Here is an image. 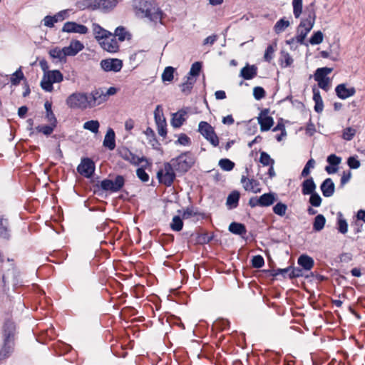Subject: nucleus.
I'll return each instance as SVG.
<instances>
[{
	"instance_id": "f257e3e1",
	"label": "nucleus",
	"mask_w": 365,
	"mask_h": 365,
	"mask_svg": "<svg viewBox=\"0 0 365 365\" xmlns=\"http://www.w3.org/2000/svg\"><path fill=\"white\" fill-rule=\"evenodd\" d=\"M125 182V178L121 175H117L114 180L103 179L93 185V192L101 197L104 192H118L123 187Z\"/></svg>"
},
{
	"instance_id": "f03ea898",
	"label": "nucleus",
	"mask_w": 365,
	"mask_h": 365,
	"mask_svg": "<svg viewBox=\"0 0 365 365\" xmlns=\"http://www.w3.org/2000/svg\"><path fill=\"white\" fill-rule=\"evenodd\" d=\"M118 4V0H80L76 4L78 9L83 10H101L108 12L113 9Z\"/></svg>"
},
{
	"instance_id": "7ed1b4c3",
	"label": "nucleus",
	"mask_w": 365,
	"mask_h": 365,
	"mask_svg": "<svg viewBox=\"0 0 365 365\" xmlns=\"http://www.w3.org/2000/svg\"><path fill=\"white\" fill-rule=\"evenodd\" d=\"M169 163L179 175H183L194 165L195 159L191 152L185 151L172 158Z\"/></svg>"
},
{
	"instance_id": "20e7f679",
	"label": "nucleus",
	"mask_w": 365,
	"mask_h": 365,
	"mask_svg": "<svg viewBox=\"0 0 365 365\" xmlns=\"http://www.w3.org/2000/svg\"><path fill=\"white\" fill-rule=\"evenodd\" d=\"M155 6L154 0H138V9L151 21L162 19V11L160 8H155Z\"/></svg>"
},
{
	"instance_id": "39448f33",
	"label": "nucleus",
	"mask_w": 365,
	"mask_h": 365,
	"mask_svg": "<svg viewBox=\"0 0 365 365\" xmlns=\"http://www.w3.org/2000/svg\"><path fill=\"white\" fill-rule=\"evenodd\" d=\"M67 106L71 109L86 110L90 108L88 93L75 92L66 100Z\"/></svg>"
},
{
	"instance_id": "423d86ee",
	"label": "nucleus",
	"mask_w": 365,
	"mask_h": 365,
	"mask_svg": "<svg viewBox=\"0 0 365 365\" xmlns=\"http://www.w3.org/2000/svg\"><path fill=\"white\" fill-rule=\"evenodd\" d=\"M163 165L164 168L157 172V178L159 183L170 187L176 178V171L169 162L164 163Z\"/></svg>"
},
{
	"instance_id": "0eeeda50",
	"label": "nucleus",
	"mask_w": 365,
	"mask_h": 365,
	"mask_svg": "<svg viewBox=\"0 0 365 365\" xmlns=\"http://www.w3.org/2000/svg\"><path fill=\"white\" fill-rule=\"evenodd\" d=\"M9 278L12 279V285L14 289L22 285L23 281L20 277V272L13 264H11V268L9 269L6 273L2 275L3 291L5 293L9 289L6 282V279Z\"/></svg>"
},
{
	"instance_id": "6e6552de",
	"label": "nucleus",
	"mask_w": 365,
	"mask_h": 365,
	"mask_svg": "<svg viewBox=\"0 0 365 365\" xmlns=\"http://www.w3.org/2000/svg\"><path fill=\"white\" fill-rule=\"evenodd\" d=\"M197 131L207 140L210 144L217 147L219 145V138L215 132L214 128L206 121H200L198 125Z\"/></svg>"
},
{
	"instance_id": "1a4fd4ad",
	"label": "nucleus",
	"mask_w": 365,
	"mask_h": 365,
	"mask_svg": "<svg viewBox=\"0 0 365 365\" xmlns=\"http://www.w3.org/2000/svg\"><path fill=\"white\" fill-rule=\"evenodd\" d=\"M95 169L96 165L93 160L89 158H83L76 170L79 174L89 178L93 176Z\"/></svg>"
},
{
	"instance_id": "9d476101",
	"label": "nucleus",
	"mask_w": 365,
	"mask_h": 365,
	"mask_svg": "<svg viewBox=\"0 0 365 365\" xmlns=\"http://www.w3.org/2000/svg\"><path fill=\"white\" fill-rule=\"evenodd\" d=\"M16 335L17 329L16 324L10 319H6L2 327V340L15 342Z\"/></svg>"
},
{
	"instance_id": "9b49d317",
	"label": "nucleus",
	"mask_w": 365,
	"mask_h": 365,
	"mask_svg": "<svg viewBox=\"0 0 365 365\" xmlns=\"http://www.w3.org/2000/svg\"><path fill=\"white\" fill-rule=\"evenodd\" d=\"M88 98L90 108H93L106 101L103 88H95L90 93H88Z\"/></svg>"
},
{
	"instance_id": "f8f14e48",
	"label": "nucleus",
	"mask_w": 365,
	"mask_h": 365,
	"mask_svg": "<svg viewBox=\"0 0 365 365\" xmlns=\"http://www.w3.org/2000/svg\"><path fill=\"white\" fill-rule=\"evenodd\" d=\"M101 68L106 72H119L123 68V61L118 58H106L100 63Z\"/></svg>"
},
{
	"instance_id": "ddd939ff",
	"label": "nucleus",
	"mask_w": 365,
	"mask_h": 365,
	"mask_svg": "<svg viewBox=\"0 0 365 365\" xmlns=\"http://www.w3.org/2000/svg\"><path fill=\"white\" fill-rule=\"evenodd\" d=\"M269 112L268 108H264L260 112L257 118L262 132L268 131L274 125V119L272 116L268 115Z\"/></svg>"
},
{
	"instance_id": "4468645a",
	"label": "nucleus",
	"mask_w": 365,
	"mask_h": 365,
	"mask_svg": "<svg viewBox=\"0 0 365 365\" xmlns=\"http://www.w3.org/2000/svg\"><path fill=\"white\" fill-rule=\"evenodd\" d=\"M304 13L307 17L301 20L300 24L297 27L301 29L308 28V24L312 22L313 26L314 25L317 17L316 11L314 9V2H312L308 6L306 7Z\"/></svg>"
},
{
	"instance_id": "2eb2a0df",
	"label": "nucleus",
	"mask_w": 365,
	"mask_h": 365,
	"mask_svg": "<svg viewBox=\"0 0 365 365\" xmlns=\"http://www.w3.org/2000/svg\"><path fill=\"white\" fill-rule=\"evenodd\" d=\"M61 31L65 33L86 34L88 33V29L83 24H78L75 21H67L64 24Z\"/></svg>"
},
{
	"instance_id": "dca6fc26",
	"label": "nucleus",
	"mask_w": 365,
	"mask_h": 365,
	"mask_svg": "<svg viewBox=\"0 0 365 365\" xmlns=\"http://www.w3.org/2000/svg\"><path fill=\"white\" fill-rule=\"evenodd\" d=\"M11 238V228L8 218L0 216V239L9 241Z\"/></svg>"
},
{
	"instance_id": "f3484780",
	"label": "nucleus",
	"mask_w": 365,
	"mask_h": 365,
	"mask_svg": "<svg viewBox=\"0 0 365 365\" xmlns=\"http://www.w3.org/2000/svg\"><path fill=\"white\" fill-rule=\"evenodd\" d=\"M335 93L339 98L345 100L353 96L356 93V89L352 86L347 88L346 83H340L336 86Z\"/></svg>"
},
{
	"instance_id": "a211bd4d",
	"label": "nucleus",
	"mask_w": 365,
	"mask_h": 365,
	"mask_svg": "<svg viewBox=\"0 0 365 365\" xmlns=\"http://www.w3.org/2000/svg\"><path fill=\"white\" fill-rule=\"evenodd\" d=\"M15 342L2 340L0 348V361L9 359L14 351Z\"/></svg>"
},
{
	"instance_id": "6ab92c4d",
	"label": "nucleus",
	"mask_w": 365,
	"mask_h": 365,
	"mask_svg": "<svg viewBox=\"0 0 365 365\" xmlns=\"http://www.w3.org/2000/svg\"><path fill=\"white\" fill-rule=\"evenodd\" d=\"M188 109V108H182L173 114L171 125L173 128H180L183 125L186 120L185 116L187 115Z\"/></svg>"
},
{
	"instance_id": "aec40b11",
	"label": "nucleus",
	"mask_w": 365,
	"mask_h": 365,
	"mask_svg": "<svg viewBox=\"0 0 365 365\" xmlns=\"http://www.w3.org/2000/svg\"><path fill=\"white\" fill-rule=\"evenodd\" d=\"M320 190L322 195L325 197H331L335 192V185L332 179L330 178H326L320 185Z\"/></svg>"
},
{
	"instance_id": "412c9836",
	"label": "nucleus",
	"mask_w": 365,
	"mask_h": 365,
	"mask_svg": "<svg viewBox=\"0 0 365 365\" xmlns=\"http://www.w3.org/2000/svg\"><path fill=\"white\" fill-rule=\"evenodd\" d=\"M93 30L95 38L97 40L98 43H100V41L106 38H108L113 36V34L111 32L103 29L98 24H93Z\"/></svg>"
},
{
	"instance_id": "4be33fe9",
	"label": "nucleus",
	"mask_w": 365,
	"mask_h": 365,
	"mask_svg": "<svg viewBox=\"0 0 365 365\" xmlns=\"http://www.w3.org/2000/svg\"><path fill=\"white\" fill-rule=\"evenodd\" d=\"M99 44L109 53H116L119 50V45L115 37L106 38L100 41Z\"/></svg>"
},
{
	"instance_id": "5701e85b",
	"label": "nucleus",
	"mask_w": 365,
	"mask_h": 365,
	"mask_svg": "<svg viewBox=\"0 0 365 365\" xmlns=\"http://www.w3.org/2000/svg\"><path fill=\"white\" fill-rule=\"evenodd\" d=\"M257 69L256 65L247 63L246 66L241 69L240 76L245 80L253 79L257 74Z\"/></svg>"
},
{
	"instance_id": "b1692460",
	"label": "nucleus",
	"mask_w": 365,
	"mask_h": 365,
	"mask_svg": "<svg viewBox=\"0 0 365 365\" xmlns=\"http://www.w3.org/2000/svg\"><path fill=\"white\" fill-rule=\"evenodd\" d=\"M297 264L304 271H310L314 266V260L308 255L302 254L298 257Z\"/></svg>"
},
{
	"instance_id": "393cba45",
	"label": "nucleus",
	"mask_w": 365,
	"mask_h": 365,
	"mask_svg": "<svg viewBox=\"0 0 365 365\" xmlns=\"http://www.w3.org/2000/svg\"><path fill=\"white\" fill-rule=\"evenodd\" d=\"M302 193L304 195H309L316 192L317 185L312 177L305 179L302 182Z\"/></svg>"
},
{
	"instance_id": "a878e982",
	"label": "nucleus",
	"mask_w": 365,
	"mask_h": 365,
	"mask_svg": "<svg viewBox=\"0 0 365 365\" xmlns=\"http://www.w3.org/2000/svg\"><path fill=\"white\" fill-rule=\"evenodd\" d=\"M241 182L243 183V187L247 191H252L254 193H257L261 191L259 188L255 189V187L259 185V182L253 178L248 179L245 175H242Z\"/></svg>"
},
{
	"instance_id": "bb28decb",
	"label": "nucleus",
	"mask_w": 365,
	"mask_h": 365,
	"mask_svg": "<svg viewBox=\"0 0 365 365\" xmlns=\"http://www.w3.org/2000/svg\"><path fill=\"white\" fill-rule=\"evenodd\" d=\"M103 145L110 150H113L115 148V134L114 130L109 128L105 135Z\"/></svg>"
},
{
	"instance_id": "cd10ccee",
	"label": "nucleus",
	"mask_w": 365,
	"mask_h": 365,
	"mask_svg": "<svg viewBox=\"0 0 365 365\" xmlns=\"http://www.w3.org/2000/svg\"><path fill=\"white\" fill-rule=\"evenodd\" d=\"M312 92H313V101L315 103L314 109V111L317 113H320L322 112L324 108V103L322 98L320 95V92L318 88H316L315 86L312 88Z\"/></svg>"
},
{
	"instance_id": "c85d7f7f",
	"label": "nucleus",
	"mask_w": 365,
	"mask_h": 365,
	"mask_svg": "<svg viewBox=\"0 0 365 365\" xmlns=\"http://www.w3.org/2000/svg\"><path fill=\"white\" fill-rule=\"evenodd\" d=\"M261 207H269L277 200V194L272 192L262 194L259 196Z\"/></svg>"
},
{
	"instance_id": "c756f323",
	"label": "nucleus",
	"mask_w": 365,
	"mask_h": 365,
	"mask_svg": "<svg viewBox=\"0 0 365 365\" xmlns=\"http://www.w3.org/2000/svg\"><path fill=\"white\" fill-rule=\"evenodd\" d=\"M313 28V22L308 24V28H306L304 29H301L297 28V35L295 36V38L297 40V43H299L302 45L308 46V43L305 42V38L307 37V34L309 33V31Z\"/></svg>"
},
{
	"instance_id": "7c9ffc66",
	"label": "nucleus",
	"mask_w": 365,
	"mask_h": 365,
	"mask_svg": "<svg viewBox=\"0 0 365 365\" xmlns=\"http://www.w3.org/2000/svg\"><path fill=\"white\" fill-rule=\"evenodd\" d=\"M228 230L235 235L242 236L246 234L247 229L244 224L237 222H232L230 224Z\"/></svg>"
},
{
	"instance_id": "2f4dec72",
	"label": "nucleus",
	"mask_w": 365,
	"mask_h": 365,
	"mask_svg": "<svg viewBox=\"0 0 365 365\" xmlns=\"http://www.w3.org/2000/svg\"><path fill=\"white\" fill-rule=\"evenodd\" d=\"M240 197V194L237 190L231 192L227 197L226 205L230 209L236 208L238 206Z\"/></svg>"
},
{
	"instance_id": "473e14b6",
	"label": "nucleus",
	"mask_w": 365,
	"mask_h": 365,
	"mask_svg": "<svg viewBox=\"0 0 365 365\" xmlns=\"http://www.w3.org/2000/svg\"><path fill=\"white\" fill-rule=\"evenodd\" d=\"M113 36L118 37V40L120 42L124 41L125 39H131V34L126 30L125 27L123 26H118Z\"/></svg>"
},
{
	"instance_id": "72a5a7b5",
	"label": "nucleus",
	"mask_w": 365,
	"mask_h": 365,
	"mask_svg": "<svg viewBox=\"0 0 365 365\" xmlns=\"http://www.w3.org/2000/svg\"><path fill=\"white\" fill-rule=\"evenodd\" d=\"M182 215L184 220L197 216H200L202 219H204L205 216V213L199 212L197 208H195L192 205L187 207L185 210H184Z\"/></svg>"
},
{
	"instance_id": "f704fd0d",
	"label": "nucleus",
	"mask_w": 365,
	"mask_h": 365,
	"mask_svg": "<svg viewBox=\"0 0 365 365\" xmlns=\"http://www.w3.org/2000/svg\"><path fill=\"white\" fill-rule=\"evenodd\" d=\"M332 71H333L332 68H329V67L318 68L314 72V78L316 81H319L322 79L323 80V79H326V78H329L327 76L328 74H329L330 73H331Z\"/></svg>"
},
{
	"instance_id": "c9c22d12",
	"label": "nucleus",
	"mask_w": 365,
	"mask_h": 365,
	"mask_svg": "<svg viewBox=\"0 0 365 365\" xmlns=\"http://www.w3.org/2000/svg\"><path fill=\"white\" fill-rule=\"evenodd\" d=\"M22 80L26 81V79L25 78L21 67H19L14 73L11 74L10 82L12 86H18Z\"/></svg>"
},
{
	"instance_id": "e433bc0d",
	"label": "nucleus",
	"mask_w": 365,
	"mask_h": 365,
	"mask_svg": "<svg viewBox=\"0 0 365 365\" xmlns=\"http://www.w3.org/2000/svg\"><path fill=\"white\" fill-rule=\"evenodd\" d=\"M326 218L322 214H318L313 222V230L315 232H319L324 227Z\"/></svg>"
},
{
	"instance_id": "4c0bfd02",
	"label": "nucleus",
	"mask_w": 365,
	"mask_h": 365,
	"mask_svg": "<svg viewBox=\"0 0 365 365\" xmlns=\"http://www.w3.org/2000/svg\"><path fill=\"white\" fill-rule=\"evenodd\" d=\"M182 216L180 217L179 215H175L173 217L172 222L170 223V228L172 230L175 232H180L182 230L183 227V220Z\"/></svg>"
},
{
	"instance_id": "58836bf2",
	"label": "nucleus",
	"mask_w": 365,
	"mask_h": 365,
	"mask_svg": "<svg viewBox=\"0 0 365 365\" xmlns=\"http://www.w3.org/2000/svg\"><path fill=\"white\" fill-rule=\"evenodd\" d=\"M46 110V118L49 123H57V119L52 110V103L49 101H46L44 103Z\"/></svg>"
},
{
	"instance_id": "ea45409f",
	"label": "nucleus",
	"mask_w": 365,
	"mask_h": 365,
	"mask_svg": "<svg viewBox=\"0 0 365 365\" xmlns=\"http://www.w3.org/2000/svg\"><path fill=\"white\" fill-rule=\"evenodd\" d=\"M53 83H60L63 80V74L59 70H52L45 73Z\"/></svg>"
},
{
	"instance_id": "a19ab883",
	"label": "nucleus",
	"mask_w": 365,
	"mask_h": 365,
	"mask_svg": "<svg viewBox=\"0 0 365 365\" xmlns=\"http://www.w3.org/2000/svg\"><path fill=\"white\" fill-rule=\"evenodd\" d=\"M304 269L300 267H294L292 266L291 272L288 274V278L289 279H293L302 277H304L306 279L309 277V274L304 275Z\"/></svg>"
},
{
	"instance_id": "79ce46f5",
	"label": "nucleus",
	"mask_w": 365,
	"mask_h": 365,
	"mask_svg": "<svg viewBox=\"0 0 365 365\" xmlns=\"http://www.w3.org/2000/svg\"><path fill=\"white\" fill-rule=\"evenodd\" d=\"M292 266H289L284 269H268L267 270V272L269 273L270 276L272 277H277L279 274L282 276V277L284 279L286 278L287 275L288 276L289 273L291 272Z\"/></svg>"
},
{
	"instance_id": "37998d69",
	"label": "nucleus",
	"mask_w": 365,
	"mask_h": 365,
	"mask_svg": "<svg viewBox=\"0 0 365 365\" xmlns=\"http://www.w3.org/2000/svg\"><path fill=\"white\" fill-rule=\"evenodd\" d=\"M281 58H280V66L282 68H287L290 66L293 63V58L289 54L288 52L284 51H281Z\"/></svg>"
},
{
	"instance_id": "c03bdc74",
	"label": "nucleus",
	"mask_w": 365,
	"mask_h": 365,
	"mask_svg": "<svg viewBox=\"0 0 365 365\" xmlns=\"http://www.w3.org/2000/svg\"><path fill=\"white\" fill-rule=\"evenodd\" d=\"M175 71V68H173V66H167L165 67V68L164 69L163 73H162V76H161V78H162V81L163 82H165V81H168V82H170L173 80L174 78V73Z\"/></svg>"
},
{
	"instance_id": "a18cd8bd",
	"label": "nucleus",
	"mask_w": 365,
	"mask_h": 365,
	"mask_svg": "<svg viewBox=\"0 0 365 365\" xmlns=\"http://www.w3.org/2000/svg\"><path fill=\"white\" fill-rule=\"evenodd\" d=\"M289 26V21L284 18L280 19L274 26V31L279 34L284 31Z\"/></svg>"
},
{
	"instance_id": "49530a36",
	"label": "nucleus",
	"mask_w": 365,
	"mask_h": 365,
	"mask_svg": "<svg viewBox=\"0 0 365 365\" xmlns=\"http://www.w3.org/2000/svg\"><path fill=\"white\" fill-rule=\"evenodd\" d=\"M100 123L96 120H88L83 124V128L88 130L93 133L98 132Z\"/></svg>"
},
{
	"instance_id": "de8ad7c7",
	"label": "nucleus",
	"mask_w": 365,
	"mask_h": 365,
	"mask_svg": "<svg viewBox=\"0 0 365 365\" xmlns=\"http://www.w3.org/2000/svg\"><path fill=\"white\" fill-rule=\"evenodd\" d=\"M56 125L57 123H50V125H38L36 129L38 132L42 133L45 135H49L53 133Z\"/></svg>"
},
{
	"instance_id": "09e8293b",
	"label": "nucleus",
	"mask_w": 365,
	"mask_h": 365,
	"mask_svg": "<svg viewBox=\"0 0 365 365\" xmlns=\"http://www.w3.org/2000/svg\"><path fill=\"white\" fill-rule=\"evenodd\" d=\"M287 210V205L282 202H277L272 207L274 213L280 217L284 216Z\"/></svg>"
},
{
	"instance_id": "8fccbe9b",
	"label": "nucleus",
	"mask_w": 365,
	"mask_h": 365,
	"mask_svg": "<svg viewBox=\"0 0 365 365\" xmlns=\"http://www.w3.org/2000/svg\"><path fill=\"white\" fill-rule=\"evenodd\" d=\"M218 165L225 171H231L235 165V163L228 158L220 159Z\"/></svg>"
},
{
	"instance_id": "3c124183",
	"label": "nucleus",
	"mask_w": 365,
	"mask_h": 365,
	"mask_svg": "<svg viewBox=\"0 0 365 365\" xmlns=\"http://www.w3.org/2000/svg\"><path fill=\"white\" fill-rule=\"evenodd\" d=\"M53 81L48 78V75L43 73V78L41 81L40 86L43 90L47 92H51L53 89Z\"/></svg>"
},
{
	"instance_id": "603ef678",
	"label": "nucleus",
	"mask_w": 365,
	"mask_h": 365,
	"mask_svg": "<svg viewBox=\"0 0 365 365\" xmlns=\"http://www.w3.org/2000/svg\"><path fill=\"white\" fill-rule=\"evenodd\" d=\"M324 34L321 31H315L309 39V43L312 45H319L323 41Z\"/></svg>"
},
{
	"instance_id": "864d4df0",
	"label": "nucleus",
	"mask_w": 365,
	"mask_h": 365,
	"mask_svg": "<svg viewBox=\"0 0 365 365\" xmlns=\"http://www.w3.org/2000/svg\"><path fill=\"white\" fill-rule=\"evenodd\" d=\"M149 165H147L145 163V165H142L141 167L138 168L136 170V175L137 177L143 182H147L149 180V175L146 173L145 168Z\"/></svg>"
},
{
	"instance_id": "5fc2aeb1",
	"label": "nucleus",
	"mask_w": 365,
	"mask_h": 365,
	"mask_svg": "<svg viewBox=\"0 0 365 365\" xmlns=\"http://www.w3.org/2000/svg\"><path fill=\"white\" fill-rule=\"evenodd\" d=\"M342 214L341 212L338 213V231L341 234H345L348 230V223L345 219L341 218Z\"/></svg>"
},
{
	"instance_id": "6e6d98bb",
	"label": "nucleus",
	"mask_w": 365,
	"mask_h": 365,
	"mask_svg": "<svg viewBox=\"0 0 365 365\" xmlns=\"http://www.w3.org/2000/svg\"><path fill=\"white\" fill-rule=\"evenodd\" d=\"M259 163L264 166H269L270 165H274V160L270 155L265 151L260 153Z\"/></svg>"
},
{
	"instance_id": "4d7b16f0",
	"label": "nucleus",
	"mask_w": 365,
	"mask_h": 365,
	"mask_svg": "<svg viewBox=\"0 0 365 365\" xmlns=\"http://www.w3.org/2000/svg\"><path fill=\"white\" fill-rule=\"evenodd\" d=\"M63 53H64L63 48L60 49L58 47L49 51V55L52 58H58L60 61H66V57Z\"/></svg>"
},
{
	"instance_id": "13d9d810",
	"label": "nucleus",
	"mask_w": 365,
	"mask_h": 365,
	"mask_svg": "<svg viewBox=\"0 0 365 365\" xmlns=\"http://www.w3.org/2000/svg\"><path fill=\"white\" fill-rule=\"evenodd\" d=\"M202 68V63L200 61H196L193 63L191 66L190 70L188 73V75L192 77H197Z\"/></svg>"
},
{
	"instance_id": "bf43d9fd",
	"label": "nucleus",
	"mask_w": 365,
	"mask_h": 365,
	"mask_svg": "<svg viewBox=\"0 0 365 365\" xmlns=\"http://www.w3.org/2000/svg\"><path fill=\"white\" fill-rule=\"evenodd\" d=\"M129 158H130V160H127V161L134 165H138L140 163H143V162L147 163V165H150L148 159L145 156L138 157L132 153L131 156H130Z\"/></svg>"
},
{
	"instance_id": "052dcab7",
	"label": "nucleus",
	"mask_w": 365,
	"mask_h": 365,
	"mask_svg": "<svg viewBox=\"0 0 365 365\" xmlns=\"http://www.w3.org/2000/svg\"><path fill=\"white\" fill-rule=\"evenodd\" d=\"M129 158H130V160H127V161L134 165H138L140 163H143V162L147 163V165H150L148 159L145 156L138 157L132 153L131 156H130Z\"/></svg>"
},
{
	"instance_id": "680f3d73",
	"label": "nucleus",
	"mask_w": 365,
	"mask_h": 365,
	"mask_svg": "<svg viewBox=\"0 0 365 365\" xmlns=\"http://www.w3.org/2000/svg\"><path fill=\"white\" fill-rule=\"evenodd\" d=\"M293 14L298 19L302 12V0H292Z\"/></svg>"
},
{
	"instance_id": "e2e57ef3",
	"label": "nucleus",
	"mask_w": 365,
	"mask_h": 365,
	"mask_svg": "<svg viewBox=\"0 0 365 365\" xmlns=\"http://www.w3.org/2000/svg\"><path fill=\"white\" fill-rule=\"evenodd\" d=\"M322 199L318 192H314L309 195V203L315 207H318L321 205Z\"/></svg>"
},
{
	"instance_id": "0e129e2a",
	"label": "nucleus",
	"mask_w": 365,
	"mask_h": 365,
	"mask_svg": "<svg viewBox=\"0 0 365 365\" xmlns=\"http://www.w3.org/2000/svg\"><path fill=\"white\" fill-rule=\"evenodd\" d=\"M356 129L351 127H347L343 130L341 137L344 140L350 141L354 138V135H356Z\"/></svg>"
},
{
	"instance_id": "69168bd1",
	"label": "nucleus",
	"mask_w": 365,
	"mask_h": 365,
	"mask_svg": "<svg viewBox=\"0 0 365 365\" xmlns=\"http://www.w3.org/2000/svg\"><path fill=\"white\" fill-rule=\"evenodd\" d=\"M315 165V160L313 158H310L305 164L302 173L301 177L306 178L310 173V169L314 168Z\"/></svg>"
},
{
	"instance_id": "338daca9",
	"label": "nucleus",
	"mask_w": 365,
	"mask_h": 365,
	"mask_svg": "<svg viewBox=\"0 0 365 365\" xmlns=\"http://www.w3.org/2000/svg\"><path fill=\"white\" fill-rule=\"evenodd\" d=\"M346 163L349 168L353 170L358 169L361 165V163L358 160L357 155H352L349 157Z\"/></svg>"
},
{
	"instance_id": "774afa93",
	"label": "nucleus",
	"mask_w": 365,
	"mask_h": 365,
	"mask_svg": "<svg viewBox=\"0 0 365 365\" xmlns=\"http://www.w3.org/2000/svg\"><path fill=\"white\" fill-rule=\"evenodd\" d=\"M252 266L255 268L259 269L264 264V259L260 255H255L252 260Z\"/></svg>"
}]
</instances>
